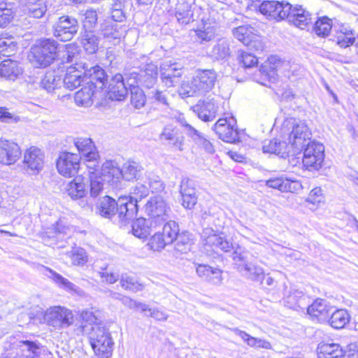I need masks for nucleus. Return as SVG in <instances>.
<instances>
[{
  "mask_svg": "<svg viewBox=\"0 0 358 358\" xmlns=\"http://www.w3.org/2000/svg\"><path fill=\"white\" fill-rule=\"evenodd\" d=\"M190 236L191 235L188 231H182L181 233H178V236L175 239L176 241L175 249L182 253H186L188 250H189L191 246Z\"/></svg>",
  "mask_w": 358,
  "mask_h": 358,
  "instance_id": "nucleus-56",
  "label": "nucleus"
},
{
  "mask_svg": "<svg viewBox=\"0 0 358 358\" xmlns=\"http://www.w3.org/2000/svg\"><path fill=\"white\" fill-rule=\"evenodd\" d=\"M176 17L181 24H187L197 20L202 21L204 20L201 8L195 4V0H178Z\"/></svg>",
  "mask_w": 358,
  "mask_h": 358,
  "instance_id": "nucleus-11",
  "label": "nucleus"
},
{
  "mask_svg": "<svg viewBox=\"0 0 358 358\" xmlns=\"http://www.w3.org/2000/svg\"><path fill=\"white\" fill-rule=\"evenodd\" d=\"M59 43L52 38H45L31 48L30 62L37 68L50 66L57 57Z\"/></svg>",
  "mask_w": 358,
  "mask_h": 358,
  "instance_id": "nucleus-3",
  "label": "nucleus"
},
{
  "mask_svg": "<svg viewBox=\"0 0 358 358\" xmlns=\"http://www.w3.org/2000/svg\"><path fill=\"white\" fill-rule=\"evenodd\" d=\"M192 109L199 118L204 122H210L215 119L218 106L214 99L199 100Z\"/></svg>",
  "mask_w": 358,
  "mask_h": 358,
  "instance_id": "nucleus-26",
  "label": "nucleus"
},
{
  "mask_svg": "<svg viewBox=\"0 0 358 358\" xmlns=\"http://www.w3.org/2000/svg\"><path fill=\"white\" fill-rule=\"evenodd\" d=\"M302 151V163L306 169L317 171L322 167L324 159V147L322 143L309 141Z\"/></svg>",
  "mask_w": 358,
  "mask_h": 358,
  "instance_id": "nucleus-10",
  "label": "nucleus"
},
{
  "mask_svg": "<svg viewBox=\"0 0 358 358\" xmlns=\"http://www.w3.org/2000/svg\"><path fill=\"white\" fill-rule=\"evenodd\" d=\"M123 76L117 73L110 80L106 90L107 96L113 101H122L128 94V88Z\"/></svg>",
  "mask_w": 358,
  "mask_h": 358,
  "instance_id": "nucleus-23",
  "label": "nucleus"
},
{
  "mask_svg": "<svg viewBox=\"0 0 358 358\" xmlns=\"http://www.w3.org/2000/svg\"><path fill=\"white\" fill-rule=\"evenodd\" d=\"M312 133L306 123L303 121H296L292 122V131L289 134L288 141L292 155L300 153L305 145L312 141Z\"/></svg>",
  "mask_w": 358,
  "mask_h": 358,
  "instance_id": "nucleus-8",
  "label": "nucleus"
},
{
  "mask_svg": "<svg viewBox=\"0 0 358 358\" xmlns=\"http://www.w3.org/2000/svg\"><path fill=\"white\" fill-rule=\"evenodd\" d=\"M22 71V68L17 61L8 59L0 64V76L9 80H15Z\"/></svg>",
  "mask_w": 358,
  "mask_h": 358,
  "instance_id": "nucleus-38",
  "label": "nucleus"
},
{
  "mask_svg": "<svg viewBox=\"0 0 358 358\" xmlns=\"http://www.w3.org/2000/svg\"><path fill=\"white\" fill-rule=\"evenodd\" d=\"M73 143L76 147L80 155L83 156L87 162V166L90 169H94L98 166L99 154L93 141L90 138L78 137L74 138Z\"/></svg>",
  "mask_w": 358,
  "mask_h": 358,
  "instance_id": "nucleus-15",
  "label": "nucleus"
},
{
  "mask_svg": "<svg viewBox=\"0 0 358 358\" xmlns=\"http://www.w3.org/2000/svg\"><path fill=\"white\" fill-rule=\"evenodd\" d=\"M159 138L169 146L180 151L184 150L185 137L182 133L173 124H167L164 127Z\"/></svg>",
  "mask_w": 358,
  "mask_h": 358,
  "instance_id": "nucleus-22",
  "label": "nucleus"
},
{
  "mask_svg": "<svg viewBox=\"0 0 358 358\" xmlns=\"http://www.w3.org/2000/svg\"><path fill=\"white\" fill-rule=\"evenodd\" d=\"M302 296V292L298 290L291 292L288 295L284 294L285 306L290 309L297 310L298 308H301L300 303Z\"/></svg>",
  "mask_w": 358,
  "mask_h": 358,
  "instance_id": "nucleus-57",
  "label": "nucleus"
},
{
  "mask_svg": "<svg viewBox=\"0 0 358 358\" xmlns=\"http://www.w3.org/2000/svg\"><path fill=\"white\" fill-rule=\"evenodd\" d=\"M194 77L206 95L213 89L217 79V73L214 69H199L195 71Z\"/></svg>",
  "mask_w": 358,
  "mask_h": 358,
  "instance_id": "nucleus-28",
  "label": "nucleus"
},
{
  "mask_svg": "<svg viewBox=\"0 0 358 358\" xmlns=\"http://www.w3.org/2000/svg\"><path fill=\"white\" fill-rule=\"evenodd\" d=\"M23 162L28 170L33 171L34 173H38L43 167L44 154L41 149L31 147L26 150Z\"/></svg>",
  "mask_w": 358,
  "mask_h": 358,
  "instance_id": "nucleus-25",
  "label": "nucleus"
},
{
  "mask_svg": "<svg viewBox=\"0 0 358 358\" xmlns=\"http://www.w3.org/2000/svg\"><path fill=\"white\" fill-rule=\"evenodd\" d=\"M201 89L193 76L190 80L182 83L178 89V94L182 99L204 96L205 94Z\"/></svg>",
  "mask_w": 358,
  "mask_h": 358,
  "instance_id": "nucleus-33",
  "label": "nucleus"
},
{
  "mask_svg": "<svg viewBox=\"0 0 358 358\" xmlns=\"http://www.w3.org/2000/svg\"><path fill=\"white\" fill-rule=\"evenodd\" d=\"M49 271L51 274L52 279L61 287L70 291L76 289V285L70 282L68 279L64 278L62 275L57 273L52 269H49Z\"/></svg>",
  "mask_w": 358,
  "mask_h": 358,
  "instance_id": "nucleus-62",
  "label": "nucleus"
},
{
  "mask_svg": "<svg viewBox=\"0 0 358 358\" xmlns=\"http://www.w3.org/2000/svg\"><path fill=\"white\" fill-rule=\"evenodd\" d=\"M287 14L285 20L301 29H306L311 24L312 15L301 6H294L290 4V9Z\"/></svg>",
  "mask_w": 358,
  "mask_h": 358,
  "instance_id": "nucleus-20",
  "label": "nucleus"
},
{
  "mask_svg": "<svg viewBox=\"0 0 358 358\" xmlns=\"http://www.w3.org/2000/svg\"><path fill=\"white\" fill-rule=\"evenodd\" d=\"M151 225L149 219L140 217L133 222L131 225L132 234L137 238L144 239L149 236L152 229H155Z\"/></svg>",
  "mask_w": 358,
  "mask_h": 358,
  "instance_id": "nucleus-37",
  "label": "nucleus"
},
{
  "mask_svg": "<svg viewBox=\"0 0 358 358\" xmlns=\"http://www.w3.org/2000/svg\"><path fill=\"white\" fill-rule=\"evenodd\" d=\"M231 331L236 335L241 337L243 341L250 347L264 349H270L271 348V345L268 341L251 336L245 331L240 330L238 328H234L231 329Z\"/></svg>",
  "mask_w": 358,
  "mask_h": 358,
  "instance_id": "nucleus-40",
  "label": "nucleus"
},
{
  "mask_svg": "<svg viewBox=\"0 0 358 358\" xmlns=\"http://www.w3.org/2000/svg\"><path fill=\"white\" fill-rule=\"evenodd\" d=\"M84 331L90 330L88 338L92 348L98 358H108L112 355L113 342L108 329L103 324H96L90 328L87 325Z\"/></svg>",
  "mask_w": 358,
  "mask_h": 358,
  "instance_id": "nucleus-2",
  "label": "nucleus"
},
{
  "mask_svg": "<svg viewBox=\"0 0 358 358\" xmlns=\"http://www.w3.org/2000/svg\"><path fill=\"white\" fill-rule=\"evenodd\" d=\"M66 255L70 257L71 263L74 266H83L88 262L87 253L81 247H72L71 250Z\"/></svg>",
  "mask_w": 358,
  "mask_h": 358,
  "instance_id": "nucleus-48",
  "label": "nucleus"
},
{
  "mask_svg": "<svg viewBox=\"0 0 358 358\" xmlns=\"http://www.w3.org/2000/svg\"><path fill=\"white\" fill-rule=\"evenodd\" d=\"M127 0H110V14L111 19L116 22L126 20Z\"/></svg>",
  "mask_w": 358,
  "mask_h": 358,
  "instance_id": "nucleus-42",
  "label": "nucleus"
},
{
  "mask_svg": "<svg viewBox=\"0 0 358 358\" xmlns=\"http://www.w3.org/2000/svg\"><path fill=\"white\" fill-rule=\"evenodd\" d=\"M99 213L104 217L110 218L117 215L119 221L125 224L133 220L137 214L135 201L128 196L120 197L117 201L109 196H103L98 205Z\"/></svg>",
  "mask_w": 358,
  "mask_h": 358,
  "instance_id": "nucleus-1",
  "label": "nucleus"
},
{
  "mask_svg": "<svg viewBox=\"0 0 358 358\" xmlns=\"http://www.w3.org/2000/svg\"><path fill=\"white\" fill-rule=\"evenodd\" d=\"M286 141L273 138L263 142L262 151L264 153L275 154L282 158H286L292 152Z\"/></svg>",
  "mask_w": 358,
  "mask_h": 358,
  "instance_id": "nucleus-29",
  "label": "nucleus"
},
{
  "mask_svg": "<svg viewBox=\"0 0 358 358\" xmlns=\"http://www.w3.org/2000/svg\"><path fill=\"white\" fill-rule=\"evenodd\" d=\"M180 193L182 196V206L186 209L194 208L198 199L195 181L189 178L183 177L180 185Z\"/></svg>",
  "mask_w": 358,
  "mask_h": 358,
  "instance_id": "nucleus-21",
  "label": "nucleus"
},
{
  "mask_svg": "<svg viewBox=\"0 0 358 358\" xmlns=\"http://www.w3.org/2000/svg\"><path fill=\"white\" fill-rule=\"evenodd\" d=\"M41 87L48 92H53L62 85V76L59 75V69L48 71L40 83Z\"/></svg>",
  "mask_w": 358,
  "mask_h": 358,
  "instance_id": "nucleus-32",
  "label": "nucleus"
},
{
  "mask_svg": "<svg viewBox=\"0 0 358 358\" xmlns=\"http://www.w3.org/2000/svg\"><path fill=\"white\" fill-rule=\"evenodd\" d=\"M100 312L99 310H94L93 308L90 310H83L81 313V317L85 322L91 325V327L101 324V319L99 318Z\"/></svg>",
  "mask_w": 358,
  "mask_h": 358,
  "instance_id": "nucleus-63",
  "label": "nucleus"
},
{
  "mask_svg": "<svg viewBox=\"0 0 358 358\" xmlns=\"http://www.w3.org/2000/svg\"><path fill=\"white\" fill-rule=\"evenodd\" d=\"M350 315L345 309L332 310L327 323L334 329H341L350 322Z\"/></svg>",
  "mask_w": 358,
  "mask_h": 358,
  "instance_id": "nucleus-39",
  "label": "nucleus"
},
{
  "mask_svg": "<svg viewBox=\"0 0 358 358\" xmlns=\"http://www.w3.org/2000/svg\"><path fill=\"white\" fill-rule=\"evenodd\" d=\"M196 35L198 41L203 43L213 40L215 36V29L213 27L204 25L203 29L196 31Z\"/></svg>",
  "mask_w": 358,
  "mask_h": 358,
  "instance_id": "nucleus-61",
  "label": "nucleus"
},
{
  "mask_svg": "<svg viewBox=\"0 0 358 358\" xmlns=\"http://www.w3.org/2000/svg\"><path fill=\"white\" fill-rule=\"evenodd\" d=\"M318 358H344L345 351L341 346L333 342H321L317 346Z\"/></svg>",
  "mask_w": 358,
  "mask_h": 358,
  "instance_id": "nucleus-31",
  "label": "nucleus"
},
{
  "mask_svg": "<svg viewBox=\"0 0 358 358\" xmlns=\"http://www.w3.org/2000/svg\"><path fill=\"white\" fill-rule=\"evenodd\" d=\"M201 89L193 76L190 80L182 83L178 89V94L182 99L204 96L205 94Z\"/></svg>",
  "mask_w": 358,
  "mask_h": 358,
  "instance_id": "nucleus-34",
  "label": "nucleus"
},
{
  "mask_svg": "<svg viewBox=\"0 0 358 358\" xmlns=\"http://www.w3.org/2000/svg\"><path fill=\"white\" fill-rule=\"evenodd\" d=\"M232 259L234 267L240 272L245 265L249 264L248 261V252L242 246L236 244L235 248L232 250Z\"/></svg>",
  "mask_w": 358,
  "mask_h": 358,
  "instance_id": "nucleus-45",
  "label": "nucleus"
},
{
  "mask_svg": "<svg viewBox=\"0 0 358 358\" xmlns=\"http://www.w3.org/2000/svg\"><path fill=\"white\" fill-rule=\"evenodd\" d=\"M120 283L122 288L133 292L143 289V285L134 277L127 273L122 274Z\"/></svg>",
  "mask_w": 358,
  "mask_h": 358,
  "instance_id": "nucleus-54",
  "label": "nucleus"
},
{
  "mask_svg": "<svg viewBox=\"0 0 358 358\" xmlns=\"http://www.w3.org/2000/svg\"><path fill=\"white\" fill-rule=\"evenodd\" d=\"M207 242L208 246L220 249L225 252L231 251L236 246V243H233L219 234L208 237Z\"/></svg>",
  "mask_w": 358,
  "mask_h": 358,
  "instance_id": "nucleus-47",
  "label": "nucleus"
},
{
  "mask_svg": "<svg viewBox=\"0 0 358 358\" xmlns=\"http://www.w3.org/2000/svg\"><path fill=\"white\" fill-rule=\"evenodd\" d=\"M44 320L48 325L57 330L70 327L74 321L72 311L63 306H53L47 309Z\"/></svg>",
  "mask_w": 358,
  "mask_h": 358,
  "instance_id": "nucleus-9",
  "label": "nucleus"
},
{
  "mask_svg": "<svg viewBox=\"0 0 358 358\" xmlns=\"http://www.w3.org/2000/svg\"><path fill=\"white\" fill-rule=\"evenodd\" d=\"M87 182V179L81 175L75 177L66 185V190L69 196L72 199H78L85 196L87 192L86 189Z\"/></svg>",
  "mask_w": 358,
  "mask_h": 358,
  "instance_id": "nucleus-30",
  "label": "nucleus"
},
{
  "mask_svg": "<svg viewBox=\"0 0 358 358\" xmlns=\"http://www.w3.org/2000/svg\"><path fill=\"white\" fill-rule=\"evenodd\" d=\"M127 85H136L151 89L157 83L158 78L157 66L150 63L140 70H132L125 74Z\"/></svg>",
  "mask_w": 358,
  "mask_h": 358,
  "instance_id": "nucleus-7",
  "label": "nucleus"
},
{
  "mask_svg": "<svg viewBox=\"0 0 358 358\" xmlns=\"http://www.w3.org/2000/svg\"><path fill=\"white\" fill-rule=\"evenodd\" d=\"M178 122L182 127V131L189 138H191L195 143L203 135L200 131L196 129L187 121L185 117H179Z\"/></svg>",
  "mask_w": 358,
  "mask_h": 358,
  "instance_id": "nucleus-60",
  "label": "nucleus"
},
{
  "mask_svg": "<svg viewBox=\"0 0 358 358\" xmlns=\"http://www.w3.org/2000/svg\"><path fill=\"white\" fill-rule=\"evenodd\" d=\"M171 244L166 241L164 236L159 232L155 233L152 237L150 245L154 250H161L165 248L166 245Z\"/></svg>",
  "mask_w": 358,
  "mask_h": 358,
  "instance_id": "nucleus-64",
  "label": "nucleus"
},
{
  "mask_svg": "<svg viewBox=\"0 0 358 358\" xmlns=\"http://www.w3.org/2000/svg\"><path fill=\"white\" fill-rule=\"evenodd\" d=\"M250 10L259 9V12L264 15L268 20L280 22L285 20L287 16V12L290 9V3L285 1H264L260 2L259 0L252 1L248 6Z\"/></svg>",
  "mask_w": 358,
  "mask_h": 358,
  "instance_id": "nucleus-4",
  "label": "nucleus"
},
{
  "mask_svg": "<svg viewBox=\"0 0 358 358\" xmlns=\"http://www.w3.org/2000/svg\"><path fill=\"white\" fill-rule=\"evenodd\" d=\"M131 93V103L137 109L143 108L146 103V96L141 88L135 85H128Z\"/></svg>",
  "mask_w": 358,
  "mask_h": 358,
  "instance_id": "nucleus-51",
  "label": "nucleus"
},
{
  "mask_svg": "<svg viewBox=\"0 0 358 358\" xmlns=\"http://www.w3.org/2000/svg\"><path fill=\"white\" fill-rule=\"evenodd\" d=\"M333 309L326 300L317 299L307 308V313L313 320L324 323L329 320Z\"/></svg>",
  "mask_w": 358,
  "mask_h": 358,
  "instance_id": "nucleus-24",
  "label": "nucleus"
},
{
  "mask_svg": "<svg viewBox=\"0 0 358 358\" xmlns=\"http://www.w3.org/2000/svg\"><path fill=\"white\" fill-rule=\"evenodd\" d=\"M81 43L87 52L94 54L98 50L99 39L93 31L85 29L81 35Z\"/></svg>",
  "mask_w": 358,
  "mask_h": 358,
  "instance_id": "nucleus-43",
  "label": "nucleus"
},
{
  "mask_svg": "<svg viewBox=\"0 0 358 358\" xmlns=\"http://www.w3.org/2000/svg\"><path fill=\"white\" fill-rule=\"evenodd\" d=\"M240 64L245 69H251L258 64V59L251 52L242 50L238 57Z\"/></svg>",
  "mask_w": 358,
  "mask_h": 358,
  "instance_id": "nucleus-59",
  "label": "nucleus"
},
{
  "mask_svg": "<svg viewBox=\"0 0 358 358\" xmlns=\"http://www.w3.org/2000/svg\"><path fill=\"white\" fill-rule=\"evenodd\" d=\"M163 230L161 233L166 241L172 243L178 236L179 227L177 222L170 219L163 224Z\"/></svg>",
  "mask_w": 358,
  "mask_h": 358,
  "instance_id": "nucleus-53",
  "label": "nucleus"
},
{
  "mask_svg": "<svg viewBox=\"0 0 358 358\" xmlns=\"http://www.w3.org/2000/svg\"><path fill=\"white\" fill-rule=\"evenodd\" d=\"M81 157L77 153L61 152L57 160L58 172L64 177L75 176L80 169Z\"/></svg>",
  "mask_w": 358,
  "mask_h": 358,
  "instance_id": "nucleus-14",
  "label": "nucleus"
},
{
  "mask_svg": "<svg viewBox=\"0 0 358 358\" xmlns=\"http://www.w3.org/2000/svg\"><path fill=\"white\" fill-rule=\"evenodd\" d=\"M331 29L332 20L327 16L318 17L313 27L315 34L322 38L329 36Z\"/></svg>",
  "mask_w": 358,
  "mask_h": 358,
  "instance_id": "nucleus-46",
  "label": "nucleus"
},
{
  "mask_svg": "<svg viewBox=\"0 0 358 358\" xmlns=\"http://www.w3.org/2000/svg\"><path fill=\"white\" fill-rule=\"evenodd\" d=\"M21 149L14 141L0 138V164H14L20 157Z\"/></svg>",
  "mask_w": 358,
  "mask_h": 358,
  "instance_id": "nucleus-19",
  "label": "nucleus"
},
{
  "mask_svg": "<svg viewBox=\"0 0 358 358\" xmlns=\"http://www.w3.org/2000/svg\"><path fill=\"white\" fill-rule=\"evenodd\" d=\"M103 182L112 189L121 187V171L113 161H106L102 165L101 170L98 174Z\"/></svg>",
  "mask_w": 358,
  "mask_h": 358,
  "instance_id": "nucleus-18",
  "label": "nucleus"
},
{
  "mask_svg": "<svg viewBox=\"0 0 358 358\" xmlns=\"http://www.w3.org/2000/svg\"><path fill=\"white\" fill-rule=\"evenodd\" d=\"M15 10L13 3L0 2V28L6 27L14 19Z\"/></svg>",
  "mask_w": 358,
  "mask_h": 358,
  "instance_id": "nucleus-44",
  "label": "nucleus"
},
{
  "mask_svg": "<svg viewBox=\"0 0 358 358\" xmlns=\"http://www.w3.org/2000/svg\"><path fill=\"white\" fill-rule=\"evenodd\" d=\"M90 194L91 197H97L106 185L95 172L90 171Z\"/></svg>",
  "mask_w": 358,
  "mask_h": 358,
  "instance_id": "nucleus-52",
  "label": "nucleus"
},
{
  "mask_svg": "<svg viewBox=\"0 0 358 358\" xmlns=\"http://www.w3.org/2000/svg\"><path fill=\"white\" fill-rule=\"evenodd\" d=\"M239 272L245 278L252 281H262L264 278V269L259 266L251 263L245 265Z\"/></svg>",
  "mask_w": 358,
  "mask_h": 358,
  "instance_id": "nucleus-50",
  "label": "nucleus"
},
{
  "mask_svg": "<svg viewBox=\"0 0 358 358\" xmlns=\"http://www.w3.org/2000/svg\"><path fill=\"white\" fill-rule=\"evenodd\" d=\"M234 122V120H227L225 118H220L214 124L213 129L223 141L234 143L239 141L238 131L232 124Z\"/></svg>",
  "mask_w": 358,
  "mask_h": 358,
  "instance_id": "nucleus-17",
  "label": "nucleus"
},
{
  "mask_svg": "<svg viewBox=\"0 0 358 358\" xmlns=\"http://www.w3.org/2000/svg\"><path fill=\"white\" fill-rule=\"evenodd\" d=\"M143 167L138 162L134 161H128L125 162L122 169H120L121 178L127 181L137 179L140 176Z\"/></svg>",
  "mask_w": 358,
  "mask_h": 358,
  "instance_id": "nucleus-41",
  "label": "nucleus"
},
{
  "mask_svg": "<svg viewBox=\"0 0 358 358\" xmlns=\"http://www.w3.org/2000/svg\"><path fill=\"white\" fill-rule=\"evenodd\" d=\"M71 227L64 220H59L45 229L42 235V240L47 245L63 248L67 240L71 238Z\"/></svg>",
  "mask_w": 358,
  "mask_h": 358,
  "instance_id": "nucleus-5",
  "label": "nucleus"
},
{
  "mask_svg": "<svg viewBox=\"0 0 358 358\" xmlns=\"http://www.w3.org/2000/svg\"><path fill=\"white\" fill-rule=\"evenodd\" d=\"M160 78L167 87L178 85L184 73L182 66L178 63H163L160 66Z\"/></svg>",
  "mask_w": 358,
  "mask_h": 358,
  "instance_id": "nucleus-16",
  "label": "nucleus"
},
{
  "mask_svg": "<svg viewBox=\"0 0 358 358\" xmlns=\"http://www.w3.org/2000/svg\"><path fill=\"white\" fill-rule=\"evenodd\" d=\"M83 63H76L74 66H69L66 69V74L62 79V84L70 90H73L85 81L82 66Z\"/></svg>",
  "mask_w": 358,
  "mask_h": 358,
  "instance_id": "nucleus-27",
  "label": "nucleus"
},
{
  "mask_svg": "<svg viewBox=\"0 0 358 358\" xmlns=\"http://www.w3.org/2000/svg\"><path fill=\"white\" fill-rule=\"evenodd\" d=\"M101 31L104 38L119 41L124 36L127 27L125 25H118L110 22H106L101 24Z\"/></svg>",
  "mask_w": 358,
  "mask_h": 358,
  "instance_id": "nucleus-35",
  "label": "nucleus"
},
{
  "mask_svg": "<svg viewBox=\"0 0 358 358\" xmlns=\"http://www.w3.org/2000/svg\"><path fill=\"white\" fill-rule=\"evenodd\" d=\"M148 99L152 103L165 106L169 105L167 93L166 91H161L157 89H153L148 92Z\"/></svg>",
  "mask_w": 358,
  "mask_h": 358,
  "instance_id": "nucleus-58",
  "label": "nucleus"
},
{
  "mask_svg": "<svg viewBox=\"0 0 358 358\" xmlns=\"http://www.w3.org/2000/svg\"><path fill=\"white\" fill-rule=\"evenodd\" d=\"M98 94H99L98 92L86 85L76 93L75 102L78 106H90L93 103V98Z\"/></svg>",
  "mask_w": 358,
  "mask_h": 358,
  "instance_id": "nucleus-36",
  "label": "nucleus"
},
{
  "mask_svg": "<svg viewBox=\"0 0 358 358\" xmlns=\"http://www.w3.org/2000/svg\"><path fill=\"white\" fill-rule=\"evenodd\" d=\"M211 56L219 60L225 59L230 55V49L229 42L225 39H220L213 47Z\"/></svg>",
  "mask_w": 358,
  "mask_h": 358,
  "instance_id": "nucleus-49",
  "label": "nucleus"
},
{
  "mask_svg": "<svg viewBox=\"0 0 358 358\" xmlns=\"http://www.w3.org/2000/svg\"><path fill=\"white\" fill-rule=\"evenodd\" d=\"M145 213L150 224L157 227L171 219V208L162 196H154L145 204Z\"/></svg>",
  "mask_w": 358,
  "mask_h": 358,
  "instance_id": "nucleus-6",
  "label": "nucleus"
},
{
  "mask_svg": "<svg viewBox=\"0 0 358 358\" xmlns=\"http://www.w3.org/2000/svg\"><path fill=\"white\" fill-rule=\"evenodd\" d=\"M54 36L61 41L71 40L78 33L80 25L78 20L71 15L59 17L54 24Z\"/></svg>",
  "mask_w": 358,
  "mask_h": 358,
  "instance_id": "nucleus-12",
  "label": "nucleus"
},
{
  "mask_svg": "<svg viewBox=\"0 0 358 358\" xmlns=\"http://www.w3.org/2000/svg\"><path fill=\"white\" fill-rule=\"evenodd\" d=\"M255 28L250 25L239 26L233 29V35L245 44L250 37H255Z\"/></svg>",
  "mask_w": 358,
  "mask_h": 358,
  "instance_id": "nucleus-55",
  "label": "nucleus"
},
{
  "mask_svg": "<svg viewBox=\"0 0 358 358\" xmlns=\"http://www.w3.org/2000/svg\"><path fill=\"white\" fill-rule=\"evenodd\" d=\"M84 78L86 85L95 90L99 94L106 87L108 76L105 71L99 66H89L88 64L83 63L82 66Z\"/></svg>",
  "mask_w": 358,
  "mask_h": 358,
  "instance_id": "nucleus-13",
  "label": "nucleus"
}]
</instances>
